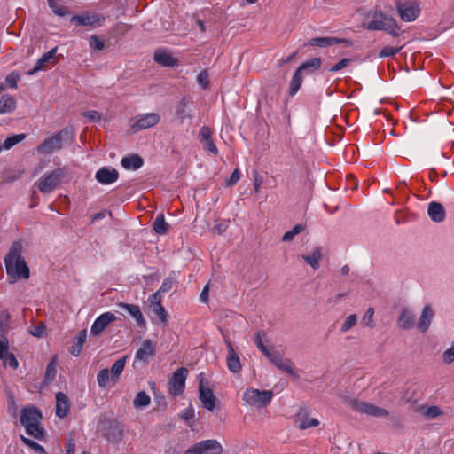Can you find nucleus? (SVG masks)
<instances>
[{"label": "nucleus", "mask_w": 454, "mask_h": 454, "mask_svg": "<svg viewBox=\"0 0 454 454\" xmlns=\"http://www.w3.org/2000/svg\"><path fill=\"white\" fill-rule=\"evenodd\" d=\"M388 23H389V27L387 29H384V31L387 32L388 34L392 35L393 36H398L399 33L396 30V28H398V27L396 26L395 20L392 18L391 20H388Z\"/></svg>", "instance_id": "60"}, {"label": "nucleus", "mask_w": 454, "mask_h": 454, "mask_svg": "<svg viewBox=\"0 0 454 454\" xmlns=\"http://www.w3.org/2000/svg\"><path fill=\"white\" fill-rule=\"evenodd\" d=\"M57 48H53L51 51L44 53L36 62L35 67L27 72V74L33 75L38 71L42 70L55 58Z\"/></svg>", "instance_id": "28"}, {"label": "nucleus", "mask_w": 454, "mask_h": 454, "mask_svg": "<svg viewBox=\"0 0 454 454\" xmlns=\"http://www.w3.org/2000/svg\"><path fill=\"white\" fill-rule=\"evenodd\" d=\"M357 323V317L356 314H351L346 317L344 322L341 325L340 332L347 333L352 327H354Z\"/></svg>", "instance_id": "42"}, {"label": "nucleus", "mask_w": 454, "mask_h": 454, "mask_svg": "<svg viewBox=\"0 0 454 454\" xmlns=\"http://www.w3.org/2000/svg\"><path fill=\"white\" fill-rule=\"evenodd\" d=\"M150 402V396L145 391H140L137 394L133 401V405L135 408H143L148 406Z\"/></svg>", "instance_id": "37"}, {"label": "nucleus", "mask_w": 454, "mask_h": 454, "mask_svg": "<svg viewBox=\"0 0 454 454\" xmlns=\"http://www.w3.org/2000/svg\"><path fill=\"white\" fill-rule=\"evenodd\" d=\"M397 9L401 19L407 22L413 21L419 14V9L415 4H399Z\"/></svg>", "instance_id": "20"}, {"label": "nucleus", "mask_w": 454, "mask_h": 454, "mask_svg": "<svg viewBox=\"0 0 454 454\" xmlns=\"http://www.w3.org/2000/svg\"><path fill=\"white\" fill-rule=\"evenodd\" d=\"M226 344L228 349V354L226 357L227 367L231 372L237 373L241 370L239 356L234 350L231 341L226 340Z\"/></svg>", "instance_id": "23"}, {"label": "nucleus", "mask_w": 454, "mask_h": 454, "mask_svg": "<svg viewBox=\"0 0 454 454\" xmlns=\"http://www.w3.org/2000/svg\"><path fill=\"white\" fill-rule=\"evenodd\" d=\"M303 261L310 265L314 270L319 268V262L322 259V252L320 247H316L310 255H302Z\"/></svg>", "instance_id": "34"}, {"label": "nucleus", "mask_w": 454, "mask_h": 454, "mask_svg": "<svg viewBox=\"0 0 454 454\" xmlns=\"http://www.w3.org/2000/svg\"><path fill=\"white\" fill-rule=\"evenodd\" d=\"M442 360L445 364H451L454 362V343L451 347L446 349L442 354Z\"/></svg>", "instance_id": "53"}, {"label": "nucleus", "mask_w": 454, "mask_h": 454, "mask_svg": "<svg viewBox=\"0 0 454 454\" xmlns=\"http://www.w3.org/2000/svg\"><path fill=\"white\" fill-rule=\"evenodd\" d=\"M87 331L83 329L79 332L74 345L71 347L70 352L73 356H78L82 351V346L86 341Z\"/></svg>", "instance_id": "35"}, {"label": "nucleus", "mask_w": 454, "mask_h": 454, "mask_svg": "<svg viewBox=\"0 0 454 454\" xmlns=\"http://www.w3.org/2000/svg\"><path fill=\"white\" fill-rule=\"evenodd\" d=\"M266 357L279 370L288 373L291 376L297 377L294 363L290 359H285L276 351H270Z\"/></svg>", "instance_id": "10"}, {"label": "nucleus", "mask_w": 454, "mask_h": 454, "mask_svg": "<svg viewBox=\"0 0 454 454\" xmlns=\"http://www.w3.org/2000/svg\"><path fill=\"white\" fill-rule=\"evenodd\" d=\"M273 397L270 390H259L254 388H247L244 393V400L250 405L257 407H264L269 404Z\"/></svg>", "instance_id": "7"}, {"label": "nucleus", "mask_w": 454, "mask_h": 454, "mask_svg": "<svg viewBox=\"0 0 454 454\" xmlns=\"http://www.w3.org/2000/svg\"><path fill=\"white\" fill-rule=\"evenodd\" d=\"M172 286H173V280H171L170 278H166L162 282L159 291L160 293H167L172 288Z\"/></svg>", "instance_id": "62"}, {"label": "nucleus", "mask_w": 454, "mask_h": 454, "mask_svg": "<svg viewBox=\"0 0 454 454\" xmlns=\"http://www.w3.org/2000/svg\"><path fill=\"white\" fill-rule=\"evenodd\" d=\"M402 49V46L400 47H392V46H387L384 47L380 52L379 57L380 58H387V57H392L397 52H399Z\"/></svg>", "instance_id": "44"}, {"label": "nucleus", "mask_w": 454, "mask_h": 454, "mask_svg": "<svg viewBox=\"0 0 454 454\" xmlns=\"http://www.w3.org/2000/svg\"><path fill=\"white\" fill-rule=\"evenodd\" d=\"M70 409L69 399L62 392L56 394V415L64 418L67 415Z\"/></svg>", "instance_id": "26"}, {"label": "nucleus", "mask_w": 454, "mask_h": 454, "mask_svg": "<svg viewBox=\"0 0 454 454\" xmlns=\"http://www.w3.org/2000/svg\"><path fill=\"white\" fill-rule=\"evenodd\" d=\"M111 380V374L108 369H102L97 376V381L100 387H105L106 383Z\"/></svg>", "instance_id": "43"}, {"label": "nucleus", "mask_w": 454, "mask_h": 454, "mask_svg": "<svg viewBox=\"0 0 454 454\" xmlns=\"http://www.w3.org/2000/svg\"><path fill=\"white\" fill-rule=\"evenodd\" d=\"M266 337V333L263 330H259L254 335V343L258 349L266 356L270 352L264 345L262 340Z\"/></svg>", "instance_id": "38"}, {"label": "nucleus", "mask_w": 454, "mask_h": 454, "mask_svg": "<svg viewBox=\"0 0 454 454\" xmlns=\"http://www.w3.org/2000/svg\"><path fill=\"white\" fill-rule=\"evenodd\" d=\"M352 62V59L344 58L341 59L338 63L329 68V72H337L340 71L346 67H348Z\"/></svg>", "instance_id": "50"}, {"label": "nucleus", "mask_w": 454, "mask_h": 454, "mask_svg": "<svg viewBox=\"0 0 454 454\" xmlns=\"http://www.w3.org/2000/svg\"><path fill=\"white\" fill-rule=\"evenodd\" d=\"M212 131L207 126H203L199 132V140L203 145V148L212 153L214 155L218 153V149L212 140Z\"/></svg>", "instance_id": "16"}, {"label": "nucleus", "mask_w": 454, "mask_h": 454, "mask_svg": "<svg viewBox=\"0 0 454 454\" xmlns=\"http://www.w3.org/2000/svg\"><path fill=\"white\" fill-rule=\"evenodd\" d=\"M427 214L431 220L435 223L443 222L446 215L443 206L436 201H433L428 204Z\"/></svg>", "instance_id": "25"}, {"label": "nucleus", "mask_w": 454, "mask_h": 454, "mask_svg": "<svg viewBox=\"0 0 454 454\" xmlns=\"http://www.w3.org/2000/svg\"><path fill=\"white\" fill-rule=\"evenodd\" d=\"M21 252L22 245L19 241H15L4 257L6 274L11 284L17 282L19 279L27 280L30 277L29 267L21 255Z\"/></svg>", "instance_id": "1"}, {"label": "nucleus", "mask_w": 454, "mask_h": 454, "mask_svg": "<svg viewBox=\"0 0 454 454\" xmlns=\"http://www.w3.org/2000/svg\"><path fill=\"white\" fill-rule=\"evenodd\" d=\"M160 121V115L155 113H149L139 117L131 126V130L137 133L142 129H145L155 126Z\"/></svg>", "instance_id": "13"}, {"label": "nucleus", "mask_w": 454, "mask_h": 454, "mask_svg": "<svg viewBox=\"0 0 454 454\" xmlns=\"http://www.w3.org/2000/svg\"><path fill=\"white\" fill-rule=\"evenodd\" d=\"M20 80V74L17 72H12L9 74L6 78L5 82L11 88H17V82Z\"/></svg>", "instance_id": "51"}, {"label": "nucleus", "mask_w": 454, "mask_h": 454, "mask_svg": "<svg viewBox=\"0 0 454 454\" xmlns=\"http://www.w3.org/2000/svg\"><path fill=\"white\" fill-rule=\"evenodd\" d=\"M70 137V130L64 129L40 144L36 148L37 152L42 154H51L53 152L59 151L63 147V144L67 141Z\"/></svg>", "instance_id": "5"}, {"label": "nucleus", "mask_w": 454, "mask_h": 454, "mask_svg": "<svg viewBox=\"0 0 454 454\" xmlns=\"http://www.w3.org/2000/svg\"><path fill=\"white\" fill-rule=\"evenodd\" d=\"M373 315H374V309L372 307H370L367 309L366 312L364 313V315L362 318L363 324L366 327H369L370 329L374 328L376 325L375 321L373 319Z\"/></svg>", "instance_id": "40"}, {"label": "nucleus", "mask_w": 454, "mask_h": 454, "mask_svg": "<svg viewBox=\"0 0 454 454\" xmlns=\"http://www.w3.org/2000/svg\"><path fill=\"white\" fill-rule=\"evenodd\" d=\"M200 400L202 403V406L208 410L213 411L215 406L216 398L209 387H206L203 385V380H200L199 386Z\"/></svg>", "instance_id": "15"}, {"label": "nucleus", "mask_w": 454, "mask_h": 454, "mask_svg": "<svg viewBox=\"0 0 454 454\" xmlns=\"http://www.w3.org/2000/svg\"><path fill=\"white\" fill-rule=\"evenodd\" d=\"M119 173L114 168H101L95 175L96 180L102 184H110L117 181Z\"/></svg>", "instance_id": "21"}, {"label": "nucleus", "mask_w": 454, "mask_h": 454, "mask_svg": "<svg viewBox=\"0 0 454 454\" xmlns=\"http://www.w3.org/2000/svg\"><path fill=\"white\" fill-rule=\"evenodd\" d=\"M16 108V100L10 95H3L0 98V114L12 113Z\"/></svg>", "instance_id": "32"}, {"label": "nucleus", "mask_w": 454, "mask_h": 454, "mask_svg": "<svg viewBox=\"0 0 454 454\" xmlns=\"http://www.w3.org/2000/svg\"><path fill=\"white\" fill-rule=\"evenodd\" d=\"M101 20H104V18L98 13H83L80 15H74L70 21L77 26H90L96 27L97 25H100Z\"/></svg>", "instance_id": "14"}, {"label": "nucleus", "mask_w": 454, "mask_h": 454, "mask_svg": "<svg viewBox=\"0 0 454 454\" xmlns=\"http://www.w3.org/2000/svg\"><path fill=\"white\" fill-rule=\"evenodd\" d=\"M391 17L384 15L381 11L375 10L372 20L367 25L369 30H384L389 27L388 20Z\"/></svg>", "instance_id": "18"}, {"label": "nucleus", "mask_w": 454, "mask_h": 454, "mask_svg": "<svg viewBox=\"0 0 454 454\" xmlns=\"http://www.w3.org/2000/svg\"><path fill=\"white\" fill-rule=\"evenodd\" d=\"M153 312L159 317L162 323H166L168 320V313L162 305L152 307Z\"/></svg>", "instance_id": "48"}, {"label": "nucleus", "mask_w": 454, "mask_h": 454, "mask_svg": "<svg viewBox=\"0 0 454 454\" xmlns=\"http://www.w3.org/2000/svg\"><path fill=\"white\" fill-rule=\"evenodd\" d=\"M117 317L112 312L100 315L93 323L90 333L93 336L99 335L111 323L116 321Z\"/></svg>", "instance_id": "12"}, {"label": "nucleus", "mask_w": 454, "mask_h": 454, "mask_svg": "<svg viewBox=\"0 0 454 454\" xmlns=\"http://www.w3.org/2000/svg\"><path fill=\"white\" fill-rule=\"evenodd\" d=\"M4 364L5 365H9L10 367L13 369H17L19 363L15 357V356L12 353H7L4 356Z\"/></svg>", "instance_id": "56"}, {"label": "nucleus", "mask_w": 454, "mask_h": 454, "mask_svg": "<svg viewBox=\"0 0 454 454\" xmlns=\"http://www.w3.org/2000/svg\"><path fill=\"white\" fill-rule=\"evenodd\" d=\"M188 375V370L184 367L177 369L172 375L168 382V391L174 395H182L185 387V380Z\"/></svg>", "instance_id": "9"}, {"label": "nucleus", "mask_w": 454, "mask_h": 454, "mask_svg": "<svg viewBox=\"0 0 454 454\" xmlns=\"http://www.w3.org/2000/svg\"><path fill=\"white\" fill-rule=\"evenodd\" d=\"M67 175V169L63 168H57L51 172L43 175L36 183L38 190L43 193H51L57 189L63 183V180Z\"/></svg>", "instance_id": "3"}, {"label": "nucleus", "mask_w": 454, "mask_h": 454, "mask_svg": "<svg viewBox=\"0 0 454 454\" xmlns=\"http://www.w3.org/2000/svg\"><path fill=\"white\" fill-rule=\"evenodd\" d=\"M160 294L161 293L158 290V292L154 293L149 297L148 301L150 302L151 307L161 305Z\"/></svg>", "instance_id": "58"}, {"label": "nucleus", "mask_w": 454, "mask_h": 454, "mask_svg": "<svg viewBox=\"0 0 454 454\" xmlns=\"http://www.w3.org/2000/svg\"><path fill=\"white\" fill-rule=\"evenodd\" d=\"M187 107V101L185 98H182V100L179 102L177 107H176V114L181 119H185L189 117V114L186 111Z\"/></svg>", "instance_id": "45"}, {"label": "nucleus", "mask_w": 454, "mask_h": 454, "mask_svg": "<svg viewBox=\"0 0 454 454\" xmlns=\"http://www.w3.org/2000/svg\"><path fill=\"white\" fill-rule=\"evenodd\" d=\"M90 47L93 50L102 51L105 48V43L98 35H91L90 39Z\"/></svg>", "instance_id": "47"}, {"label": "nucleus", "mask_w": 454, "mask_h": 454, "mask_svg": "<svg viewBox=\"0 0 454 454\" xmlns=\"http://www.w3.org/2000/svg\"><path fill=\"white\" fill-rule=\"evenodd\" d=\"M56 376V363L55 360H51L47 365L45 372V380L47 381L52 380Z\"/></svg>", "instance_id": "49"}, {"label": "nucleus", "mask_w": 454, "mask_h": 454, "mask_svg": "<svg viewBox=\"0 0 454 454\" xmlns=\"http://www.w3.org/2000/svg\"><path fill=\"white\" fill-rule=\"evenodd\" d=\"M153 231L159 235H164L169 229L168 223H166L163 214H159L153 223Z\"/></svg>", "instance_id": "36"}, {"label": "nucleus", "mask_w": 454, "mask_h": 454, "mask_svg": "<svg viewBox=\"0 0 454 454\" xmlns=\"http://www.w3.org/2000/svg\"><path fill=\"white\" fill-rule=\"evenodd\" d=\"M398 324H399L400 328H402L403 330L411 329L413 326L414 315L408 308L403 309V310L398 317Z\"/></svg>", "instance_id": "31"}, {"label": "nucleus", "mask_w": 454, "mask_h": 454, "mask_svg": "<svg viewBox=\"0 0 454 454\" xmlns=\"http://www.w3.org/2000/svg\"><path fill=\"white\" fill-rule=\"evenodd\" d=\"M50 7L52 9L53 12L60 17H64L67 14V12L65 7L59 6L56 0H48Z\"/></svg>", "instance_id": "46"}, {"label": "nucleus", "mask_w": 454, "mask_h": 454, "mask_svg": "<svg viewBox=\"0 0 454 454\" xmlns=\"http://www.w3.org/2000/svg\"><path fill=\"white\" fill-rule=\"evenodd\" d=\"M9 343L6 339L0 340V359H4L5 355L8 353Z\"/></svg>", "instance_id": "63"}, {"label": "nucleus", "mask_w": 454, "mask_h": 454, "mask_svg": "<svg viewBox=\"0 0 454 454\" xmlns=\"http://www.w3.org/2000/svg\"><path fill=\"white\" fill-rule=\"evenodd\" d=\"M116 306L119 309L125 310L137 322V325L140 327H145L146 325L145 319L140 310L139 306L135 304H128L124 302H118Z\"/></svg>", "instance_id": "19"}, {"label": "nucleus", "mask_w": 454, "mask_h": 454, "mask_svg": "<svg viewBox=\"0 0 454 454\" xmlns=\"http://www.w3.org/2000/svg\"><path fill=\"white\" fill-rule=\"evenodd\" d=\"M121 163L125 169L137 170L143 166L144 160L137 154H132L130 156L123 157Z\"/></svg>", "instance_id": "30"}, {"label": "nucleus", "mask_w": 454, "mask_h": 454, "mask_svg": "<svg viewBox=\"0 0 454 454\" xmlns=\"http://www.w3.org/2000/svg\"><path fill=\"white\" fill-rule=\"evenodd\" d=\"M197 82L203 88L206 89L209 85L208 74L207 71L200 72L197 76Z\"/></svg>", "instance_id": "52"}, {"label": "nucleus", "mask_w": 454, "mask_h": 454, "mask_svg": "<svg viewBox=\"0 0 454 454\" xmlns=\"http://www.w3.org/2000/svg\"><path fill=\"white\" fill-rule=\"evenodd\" d=\"M106 437L113 442H120L123 437V428L120 422L112 420L106 429Z\"/></svg>", "instance_id": "24"}, {"label": "nucleus", "mask_w": 454, "mask_h": 454, "mask_svg": "<svg viewBox=\"0 0 454 454\" xmlns=\"http://www.w3.org/2000/svg\"><path fill=\"white\" fill-rule=\"evenodd\" d=\"M20 439L25 445L30 447L35 452H37L39 454H46L44 448L42 445H40L39 443H37L36 442H35L31 439H28L23 435L20 436Z\"/></svg>", "instance_id": "41"}, {"label": "nucleus", "mask_w": 454, "mask_h": 454, "mask_svg": "<svg viewBox=\"0 0 454 454\" xmlns=\"http://www.w3.org/2000/svg\"><path fill=\"white\" fill-rule=\"evenodd\" d=\"M154 60L162 67H174L178 62L176 58L165 50H159L155 51Z\"/></svg>", "instance_id": "27"}, {"label": "nucleus", "mask_w": 454, "mask_h": 454, "mask_svg": "<svg viewBox=\"0 0 454 454\" xmlns=\"http://www.w3.org/2000/svg\"><path fill=\"white\" fill-rule=\"evenodd\" d=\"M22 176L21 171H14L4 174L3 183H11L19 179Z\"/></svg>", "instance_id": "54"}, {"label": "nucleus", "mask_w": 454, "mask_h": 454, "mask_svg": "<svg viewBox=\"0 0 454 454\" xmlns=\"http://www.w3.org/2000/svg\"><path fill=\"white\" fill-rule=\"evenodd\" d=\"M310 410L308 407H301L298 412L294 415V422H300L299 428L305 430L309 427H316L319 425V420L315 418H309Z\"/></svg>", "instance_id": "11"}, {"label": "nucleus", "mask_w": 454, "mask_h": 454, "mask_svg": "<svg viewBox=\"0 0 454 454\" xmlns=\"http://www.w3.org/2000/svg\"><path fill=\"white\" fill-rule=\"evenodd\" d=\"M222 452L223 448L218 441L205 440L192 445L185 454H221Z\"/></svg>", "instance_id": "8"}, {"label": "nucleus", "mask_w": 454, "mask_h": 454, "mask_svg": "<svg viewBox=\"0 0 454 454\" xmlns=\"http://www.w3.org/2000/svg\"><path fill=\"white\" fill-rule=\"evenodd\" d=\"M126 357H121L118 359L111 367L110 374H111V381L114 385L120 379L121 372L125 367Z\"/></svg>", "instance_id": "33"}, {"label": "nucleus", "mask_w": 454, "mask_h": 454, "mask_svg": "<svg viewBox=\"0 0 454 454\" xmlns=\"http://www.w3.org/2000/svg\"><path fill=\"white\" fill-rule=\"evenodd\" d=\"M75 451V442L74 439L70 436L66 443V452L67 454H74Z\"/></svg>", "instance_id": "61"}, {"label": "nucleus", "mask_w": 454, "mask_h": 454, "mask_svg": "<svg viewBox=\"0 0 454 454\" xmlns=\"http://www.w3.org/2000/svg\"><path fill=\"white\" fill-rule=\"evenodd\" d=\"M346 403L355 411L372 417H387L389 411L384 408L356 398H347Z\"/></svg>", "instance_id": "6"}, {"label": "nucleus", "mask_w": 454, "mask_h": 454, "mask_svg": "<svg viewBox=\"0 0 454 454\" xmlns=\"http://www.w3.org/2000/svg\"><path fill=\"white\" fill-rule=\"evenodd\" d=\"M433 317L434 311L431 307L429 305L425 306L418 323V328L420 332L425 333L428 329Z\"/></svg>", "instance_id": "29"}, {"label": "nucleus", "mask_w": 454, "mask_h": 454, "mask_svg": "<svg viewBox=\"0 0 454 454\" xmlns=\"http://www.w3.org/2000/svg\"><path fill=\"white\" fill-rule=\"evenodd\" d=\"M25 137H26L25 134H17V135H12V136L7 137L5 138L4 144L2 145L3 148L9 150L15 145L23 141L25 139Z\"/></svg>", "instance_id": "39"}, {"label": "nucleus", "mask_w": 454, "mask_h": 454, "mask_svg": "<svg viewBox=\"0 0 454 454\" xmlns=\"http://www.w3.org/2000/svg\"><path fill=\"white\" fill-rule=\"evenodd\" d=\"M442 411L437 406L428 407L425 412V415L428 418H436L441 415Z\"/></svg>", "instance_id": "59"}, {"label": "nucleus", "mask_w": 454, "mask_h": 454, "mask_svg": "<svg viewBox=\"0 0 454 454\" xmlns=\"http://www.w3.org/2000/svg\"><path fill=\"white\" fill-rule=\"evenodd\" d=\"M83 116L88 118L91 122H98L101 119V115L98 111L90 110L82 113Z\"/></svg>", "instance_id": "55"}, {"label": "nucleus", "mask_w": 454, "mask_h": 454, "mask_svg": "<svg viewBox=\"0 0 454 454\" xmlns=\"http://www.w3.org/2000/svg\"><path fill=\"white\" fill-rule=\"evenodd\" d=\"M345 43L346 45H351L352 43L348 39H339L336 37H315L310 39L309 42L304 43L306 45L317 46L320 48H325L331 45Z\"/></svg>", "instance_id": "17"}, {"label": "nucleus", "mask_w": 454, "mask_h": 454, "mask_svg": "<svg viewBox=\"0 0 454 454\" xmlns=\"http://www.w3.org/2000/svg\"><path fill=\"white\" fill-rule=\"evenodd\" d=\"M209 284H207L200 296L201 302L207 303L208 301Z\"/></svg>", "instance_id": "64"}, {"label": "nucleus", "mask_w": 454, "mask_h": 454, "mask_svg": "<svg viewBox=\"0 0 454 454\" xmlns=\"http://www.w3.org/2000/svg\"><path fill=\"white\" fill-rule=\"evenodd\" d=\"M155 354V345L151 340H145L141 348L136 352V359L145 363H148Z\"/></svg>", "instance_id": "22"}, {"label": "nucleus", "mask_w": 454, "mask_h": 454, "mask_svg": "<svg viewBox=\"0 0 454 454\" xmlns=\"http://www.w3.org/2000/svg\"><path fill=\"white\" fill-rule=\"evenodd\" d=\"M322 64L321 58H313L310 59L304 63H302L298 69L294 74V76L292 78V81L290 82V91L289 94L291 96H294L299 89L301 86L302 83V77L301 73L303 72H309L313 73L320 68Z\"/></svg>", "instance_id": "4"}, {"label": "nucleus", "mask_w": 454, "mask_h": 454, "mask_svg": "<svg viewBox=\"0 0 454 454\" xmlns=\"http://www.w3.org/2000/svg\"><path fill=\"white\" fill-rule=\"evenodd\" d=\"M240 178V173L238 168L234 169L231 176L225 180V184L227 186H232L238 183Z\"/></svg>", "instance_id": "57"}, {"label": "nucleus", "mask_w": 454, "mask_h": 454, "mask_svg": "<svg viewBox=\"0 0 454 454\" xmlns=\"http://www.w3.org/2000/svg\"><path fill=\"white\" fill-rule=\"evenodd\" d=\"M42 418L40 410L35 406L25 407L20 411V423L27 434L39 440L43 437V428L40 426Z\"/></svg>", "instance_id": "2"}]
</instances>
